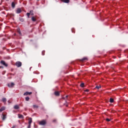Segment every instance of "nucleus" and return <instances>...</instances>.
Returning a JSON list of instances; mask_svg holds the SVG:
<instances>
[{
    "instance_id": "obj_19",
    "label": "nucleus",
    "mask_w": 128,
    "mask_h": 128,
    "mask_svg": "<svg viewBox=\"0 0 128 128\" xmlns=\"http://www.w3.org/2000/svg\"><path fill=\"white\" fill-rule=\"evenodd\" d=\"M33 108H38V106L36 105H34Z\"/></svg>"
},
{
    "instance_id": "obj_13",
    "label": "nucleus",
    "mask_w": 128,
    "mask_h": 128,
    "mask_svg": "<svg viewBox=\"0 0 128 128\" xmlns=\"http://www.w3.org/2000/svg\"><path fill=\"white\" fill-rule=\"evenodd\" d=\"M6 110V108L4 107H2L1 108H0V112H2Z\"/></svg>"
},
{
    "instance_id": "obj_1",
    "label": "nucleus",
    "mask_w": 128,
    "mask_h": 128,
    "mask_svg": "<svg viewBox=\"0 0 128 128\" xmlns=\"http://www.w3.org/2000/svg\"><path fill=\"white\" fill-rule=\"evenodd\" d=\"M46 124V120H42L40 122H39V124L40 126H44V124Z\"/></svg>"
},
{
    "instance_id": "obj_24",
    "label": "nucleus",
    "mask_w": 128,
    "mask_h": 128,
    "mask_svg": "<svg viewBox=\"0 0 128 128\" xmlns=\"http://www.w3.org/2000/svg\"><path fill=\"white\" fill-rule=\"evenodd\" d=\"M106 122H110V120L108 118H106Z\"/></svg>"
},
{
    "instance_id": "obj_30",
    "label": "nucleus",
    "mask_w": 128,
    "mask_h": 128,
    "mask_svg": "<svg viewBox=\"0 0 128 128\" xmlns=\"http://www.w3.org/2000/svg\"><path fill=\"white\" fill-rule=\"evenodd\" d=\"M30 12H32V11H30Z\"/></svg>"
},
{
    "instance_id": "obj_5",
    "label": "nucleus",
    "mask_w": 128,
    "mask_h": 128,
    "mask_svg": "<svg viewBox=\"0 0 128 128\" xmlns=\"http://www.w3.org/2000/svg\"><path fill=\"white\" fill-rule=\"evenodd\" d=\"M32 94V92H26L24 93V96H28V94L30 95Z\"/></svg>"
},
{
    "instance_id": "obj_22",
    "label": "nucleus",
    "mask_w": 128,
    "mask_h": 128,
    "mask_svg": "<svg viewBox=\"0 0 128 128\" xmlns=\"http://www.w3.org/2000/svg\"><path fill=\"white\" fill-rule=\"evenodd\" d=\"M88 60V58H84L82 59V60Z\"/></svg>"
},
{
    "instance_id": "obj_6",
    "label": "nucleus",
    "mask_w": 128,
    "mask_h": 128,
    "mask_svg": "<svg viewBox=\"0 0 128 128\" xmlns=\"http://www.w3.org/2000/svg\"><path fill=\"white\" fill-rule=\"evenodd\" d=\"M22 12V9L18 8L16 10V14H20Z\"/></svg>"
},
{
    "instance_id": "obj_21",
    "label": "nucleus",
    "mask_w": 128,
    "mask_h": 128,
    "mask_svg": "<svg viewBox=\"0 0 128 128\" xmlns=\"http://www.w3.org/2000/svg\"><path fill=\"white\" fill-rule=\"evenodd\" d=\"M110 102H114V100L112 98H110Z\"/></svg>"
},
{
    "instance_id": "obj_27",
    "label": "nucleus",
    "mask_w": 128,
    "mask_h": 128,
    "mask_svg": "<svg viewBox=\"0 0 128 128\" xmlns=\"http://www.w3.org/2000/svg\"><path fill=\"white\" fill-rule=\"evenodd\" d=\"M31 16H34V14H31Z\"/></svg>"
},
{
    "instance_id": "obj_4",
    "label": "nucleus",
    "mask_w": 128,
    "mask_h": 128,
    "mask_svg": "<svg viewBox=\"0 0 128 128\" xmlns=\"http://www.w3.org/2000/svg\"><path fill=\"white\" fill-rule=\"evenodd\" d=\"M60 1L65 4H68V2H70V0H60Z\"/></svg>"
},
{
    "instance_id": "obj_2",
    "label": "nucleus",
    "mask_w": 128,
    "mask_h": 128,
    "mask_svg": "<svg viewBox=\"0 0 128 128\" xmlns=\"http://www.w3.org/2000/svg\"><path fill=\"white\" fill-rule=\"evenodd\" d=\"M0 64H2L4 66H6V68L8 66V64L6 63V62H4V60H1Z\"/></svg>"
},
{
    "instance_id": "obj_18",
    "label": "nucleus",
    "mask_w": 128,
    "mask_h": 128,
    "mask_svg": "<svg viewBox=\"0 0 128 128\" xmlns=\"http://www.w3.org/2000/svg\"><path fill=\"white\" fill-rule=\"evenodd\" d=\"M26 102H28V100H30V98L29 97H26Z\"/></svg>"
},
{
    "instance_id": "obj_28",
    "label": "nucleus",
    "mask_w": 128,
    "mask_h": 128,
    "mask_svg": "<svg viewBox=\"0 0 128 128\" xmlns=\"http://www.w3.org/2000/svg\"><path fill=\"white\" fill-rule=\"evenodd\" d=\"M42 55H43V56H44V53H42Z\"/></svg>"
},
{
    "instance_id": "obj_16",
    "label": "nucleus",
    "mask_w": 128,
    "mask_h": 128,
    "mask_svg": "<svg viewBox=\"0 0 128 128\" xmlns=\"http://www.w3.org/2000/svg\"><path fill=\"white\" fill-rule=\"evenodd\" d=\"M96 88H97V90H100V88H102V86H96Z\"/></svg>"
},
{
    "instance_id": "obj_17",
    "label": "nucleus",
    "mask_w": 128,
    "mask_h": 128,
    "mask_svg": "<svg viewBox=\"0 0 128 128\" xmlns=\"http://www.w3.org/2000/svg\"><path fill=\"white\" fill-rule=\"evenodd\" d=\"M84 84L82 83L80 85V86H81V88H84Z\"/></svg>"
},
{
    "instance_id": "obj_7",
    "label": "nucleus",
    "mask_w": 128,
    "mask_h": 128,
    "mask_svg": "<svg viewBox=\"0 0 128 128\" xmlns=\"http://www.w3.org/2000/svg\"><path fill=\"white\" fill-rule=\"evenodd\" d=\"M14 86V84L12 82L8 84V86L9 88H12V86Z\"/></svg>"
},
{
    "instance_id": "obj_3",
    "label": "nucleus",
    "mask_w": 128,
    "mask_h": 128,
    "mask_svg": "<svg viewBox=\"0 0 128 128\" xmlns=\"http://www.w3.org/2000/svg\"><path fill=\"white\" fill-rule=\"evenodd\" d=\"M16 66L18 67V68H20V66H22V63L20 62H17L16 63Z\"/></svg>"
},
{
    "instance_id": "obj_10",
    "label": "nucleus",
    "mask_w": 128,
    "mask_h": 128,
    "mask_svg": "<svg viewBox=\"0 0 128 128\" xmlns=\"http://www.w3.org/2000/svg\"><path fill=\"white\" fill-rule=\"evenodd\" d=\"M14 108L15 110H18V108H20V106L18 105H16L14 106Z\"/></svg>"
},
{
    "instance_id": "obj_12",
    "label": "nucleus",
    "mask_w": 128,
    "mask_h": 128,
    "mask_svg": "<svg viewBox=\"0 0 128 128\" xmlns=\"http://www.w3.org/2000/svg\"><path fill=\"white\" fill-rule=\"evenodd\" d=\"M54 94H55V96H60V92H54Z\"/></svg>"
},
{
    "instance_id": "obj_23",
    "label": "nucleus",
    "mask_w": 128,
    "mask_h": 128,
    "mask_svg": "<svg viewBox=\"0 0 128 128\" xmlns=\"http://www.w3.org/2000/svg\"><path fill=\"white\" fill-rule=\"evenodd\" d=\"M2 120H6V116L3 115Z\"/></svg>"
},
{
    "instance_id": "obj_25",
    "label": "nucleus",
    "mask_w": 128,
    "mask_h": 128,
    "mask_svg": "<svg viewBox=\"0 0 128 128\" xmlns=\"http://www.w3.org/2000/svg\"><path fill=\"white\" fill-rule=\"evenodd\" d=\"M32 124H28V128H30V126Z\"/></svg>"
},
{
    "instance_id": "obj_8",
    "label": "nucleus",
    "mask_w": 128,
    "mask_h": 128,
    "mask_svg": "<svg viewBox=\"0 0 128 128\" xmlns=\"http://www.w3.org/2000/svg\"><path fill=\"white\" fill-rule=\"evenodd\" d=\"M32 22H36V16H32Z\"/></svg>"
},
{
    "instance_id": "obj_29",
    "label": "nucleus",
    "mask_w": 128,
    "mask_h": 128,
    "mask_svg": "<svg viewBox=\"0 0 128 128\" xmlns=\"http://www.w3.org/2000/svg\"><path fill=\"white\" fill-rule=\"evenodd\" d=\"M0 68H4V67H2V66H0Z\"/></svg>"
},
{
    "instance_id": "obj_15",
    "label": "nucleus",
    "mask_w": 128,
    "mask_h": 128,
    "mask_svg": "<svg viewBox=\"0 0 128 128\" xmlns=\"http://www.w3.org/2000/svg\"><path fill=\"white\" fill-rule=\"evenodd\" d=\"M2 102H6V98H3L2 100Z\"/></svg>"
},
{
    "instance_id": "obj_11",
    "label": "nucleus",
    "mask_w": 128,
    "mask_h": 128,
    "mask_svg": "<svg viewBox=\"0 0 128 128\" xmlns=\"http://www.w3.org/2000/svg\"><path fill=\"white\" fill-rule=\"evenodd\" d=\"M18 117L19 118H24V116L20 114H18Z\"/></svg>"
},
{
    "instance_id": "obj_14",
    "label": "nucleus",
    "mask_w": 128,
    "mask_h": 128,
    "mask_svg": "<svg viewBox=\"0 0 128 128\" xmlns=\"http://www.w3.org/2000/svg\"><path fill=\"white\" fill-rule=\"evenodd\" d=\"M12 8H14V6H16V4H14V2H12Z\"/></svg>"
},
{
    "instance_id": "obj_20",
    "label": "nucleus",
    "mask_w": 128,
    "mask_h": 128,
    "mask_svg": "<svg viewBox=\"0 0 128 128\" xmlns=\"http://www.w3.org/2000/svg\"><path fill=\"white\" fill-rule=\"evenodd\" d=\"M30 13H28V12L26 13V16H28V18H30Z\"/></svg>"
},
{
    "instance_id": "obj_9",
    "label": "nucleus",
    "mask_w": 128,
    "mask_h": 128,
    "mask_svg": "<svg viewBox=\"0 0 128 128\" xmlns=\"http://www.w3.org/2000/svg\"><path fill=\"white\" fill-rule=\"evenodd\" d=\"M32 118H28V124H32Z\"/></svg>"
},
{
    "instance_id": "obj_26",
    "label": "nucleus",
    "mask_w": 128,
    "mask_h": 128,
    "mask_svg": "<svg viewBox=\"0 0 128 128\" xmlns=\"http://www.w3.org/2000/svg\"><path fill=\"white\" fill-rule=\"evenodd\" d=\"M85 92H90V90H86Z\"/></svg>"
}]
</instances>
